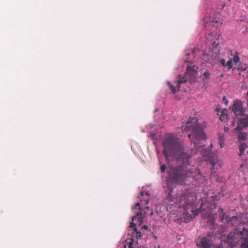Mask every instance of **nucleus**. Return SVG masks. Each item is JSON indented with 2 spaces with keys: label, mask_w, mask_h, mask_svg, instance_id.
Here are the masks:
<instances>
[{
  "label": "nucleus",
  "mask_w": 248,
  "mask_h": 248,
  "mask_svg": "<svg viewBox=\"0 0 248 248\" xmlns=\"http://www.w3.org/2000/svg\"><path fill=\"white\" fill-rule=\"evenodd\" d=\"M182 130L185 132L191 131V133L188 134V137L193 144L194 149L192 148V153L190 154L185 152L183 145L178 139L170 134L163 141V154L166 159H168L170 155L177 156V161H183V164H188L189 159L192 154L197 153L198 149L200 147L199 145L200 141L204 140L206 136L202 126L199 123L198 119L196 117H190L186 125L182 126Z\"/></svg>",
  "instance_id": "nucleus-1"
},
{
  "label": "nucleus",
  "mask_w": 248,
  "mask_h": 248,
  "mask_svg": "<svg viewBox=\"0 0 248 248\" xmlns=\"http://www.w3.org/2000/svg\"><path fill=\"white\" fill-rule=\"evenodd\" d=\"M220 195H214L206 199H202L200 201V207L199 209H194L193 202L196 200L195 193L189 190L182 191L176 198V203L179 205V208H182L185 212L184 213L186 222L191 220L199 213L206 211L203 216L205 218L208 217L207 222L213 224L215 219L212 214V210L216 208V202L219 200Z\"/></svg>",
  "instance_id": "nucleus-2"
},
{
  "label": "nucleus",
  "mask_w": 248,
  "mask_h": 248,
  "mask_svg": "<svg viewBox=\"0 0 248 248\" xmlns=\"http://www.w3.org/2000/svg\"><path fill=\"white\" fill-rule=\"evenodd\" d=\"M178 163H181L179 166L170 167L168 170V179L173 184L183 185L185 183L186 178L192 175L193 172L190 170H188L187 168H184L185 166L190 165L189 160L188 164H183V161H178Z\"/></svg>",
  "instance_id": "nucleus-3"
},
{
  "label": "nucleus",
  "mask_w": 248,
  "mask_h": 248,
  "mask_svg": "<svg viewBox=\"0 0 248 248\" xmlns=\"http://www.w3.org/2000/svg\"><path fill=\"white\" fill-rule=\"evenodd\" d=\"M243 232L235 230L233 232H231L228 235L226 242L231 248L234 246L240 239H244L241 244L240 248H248V232L246 230H243Z\"/></svg>",
  "instance_id": "nucleus-4"
},
{
  "label": "nucleus",
  "mask_w": 248,
  "mask_h": 248,
  "mask_svg": "<svg viewBox=\"0 0 248 248\" xmlns=\"http://www.w3.org/2000/svg\"><path fill=\"white\" fill-rule=\"evenodd\" d=\"M197 69L198 67L195 65H193L192 66L187 65L186 67V71L185 73V76L183 77L179 76V79L175 82L176 86H173L170 82H168V85L171 90L172 93H175L177 90H179L181 85L187 81V77L188 75L191 77H196L197 73Z\"/></svg>",
  "instance_id": "nucleus-5"
},
{
  "label": "nucleus",
  "mask_w": 248,
  "mask_h": 248,
  "mask_svg": "<svg viewBox=\"0 0 248 248\" xmlns=\"http://www.w3.org/2000/svg\"><path fill=\"white\" fill-rule=\"evenodd\" d=\"M214 47L213 49L212 54L211 55L212 59H215L218 61L221 65L224 67H227L228 69H231L232 67L233 64L231 59L229 60L227 63L225 62V60L224 59L220 58V53L219 52V49L218 48V40H211L210 42Z\"/></svg>",
  "instance_id": "nucleus-6"
},
{
  "label": "nucleus",
  "mask_w": 248,
  "mask_h": 248,
  "mask_svg": "<svg viewBox=\"0 0 248 248\" xmlns=\"http://www.w3.org/2000/svg\"><path fill=\"white\" fill-rule=\"evenodd\" d=\"M201 154L204 155L205 159L209 160L211 167V173L214 175L216 172V170L221 167L220 165L218 163V158L215 154L211 153L208 150H204V149H201Z\"/></svg>",
  "instance_id": "nucleus-7"
},
{
  "label": "nucleus",
  "mask_w": 248,
  "mask_h": 248,
  "mask_svg": "<svg viewBox=\"0 0 248 248\" xmlns=\"http://www.w3.org/2000/svg\"><path fill=\"white\" fill-rule=\"evenodd\" d=\"M153 213L152 210H150L148 206H146L143 209L141 208L139 209V211L137 213L136 215L132 217V220L133 221L138 222L139 225L140 226L143 221V219L145 217L146 215L150 214V216L153 215Z\"/></svg>",
  "instance_id": "nucleus-8"
},
{
  "label": "nucleus",
  "mask_w": 248,
  "mask_h": 248,
  "mask_svg": "<svg viewBox=\"0 0 248 248\" xmlns=\"http://www.w3.org/2000/svg\"><path fill=\"white\" fill-rule=\"evenodd\" d=\"M237 123V126L234 129V133L239 132L243 128L248 127V115L240 118Z\"/></svg>",
  "instance_id": "nucleus-9"
},
{
  "label": "nucleus",
  "mask_w": 248,
  "mask_h": 248,
  "mask_svg": "<svg viewBox=\"0 0 248 248\" xmlns=\"http://www.w3.org/2000/svg\"><path fill=\"white\" fill-rule=\"evenodd\" d=\"M232 110L236 116H242L244 110L242 108V102L240 101H235L232 107Z\"/></svg>",
  "instance_id": "nucleus-10"
},
{
  "label": "nucleus",
  "mask_w": 248,
  "mask_h": 248,
  "mask_svg": "<svg viewBox=\"0 0 248 248\" xmlns=\"http://www.w3.org/2000/svg\"><path fill=\"white\" fill-rule=\"evenodd\" d=\"M197 245L201 247V248H213L211 241L205 237L200 238Z\"/></svg>",
  "instance_id": "nucleus-11"
},
{
  "label": "nucleus",
  "mask_w": 248,
  "mask_h": 248,
  "mask_svg": "<svg viewBox=\"0 0 248 248\" xmlns=\"http://www.w3.org/2000/svg\"><path fill=\"white\" fill-rule=\"evenodd\" d=\"M210 75V73L208 70L206 69L201 72V75L200 76V77L202 78V81L204 83V85L208 83Z\"/></svg>",
  "instance_id": "nucleus-12"
},
{
  "label": "nucleus",
  "mask_w": 248,
  "mask_h": 248,
  "mask_svg": "<svg viewBox=\"0 0 248 248\" xmlns=\"http://www.w3.org/2000/svg\"><path fill=\"white\" fill-rule=\"evenodd\" d=\"M134 221L132 220V221L130 222V227L132 228L134 231L133 233L134 234H133V235H135L136 238L139 239L141 237V233L140 231H138L137 228L136 227V224L138 222H136V223H134Z\"/></svg>",
  "instance_id": "nucleus-13"
},
{
  "label": "nucleus",
  "mask_w": 248,
  "mask_h": 248,
  "mask_svg": "<svg viewBox=\"0 0 248 248\" xmlns=\"http://www.w3.org/2000/svg\"><path fill=\"white\" fill-rule=\"evenodd\" d=\"M211 22L216 24H221L220 20V15L218 13L214 14L212 17Z\"/></svg>",
  "instance_id": "nucleus-14"
},
{
  "label": "nucleus",
  "mask_w": 248,
  "mask_h": 248,
  "mask_svg": "<svg viewBox=\"0 0 248 248\" xmlns=\"http://www.w3.org/2000/svg\"><path fill=\"white\" fill-rule=\"evenodd\" d=\"M248 134L245 132H239L238 134V138L240 142L246 140L247 139Z\"/></svg>",
  "instance_id": "nucleus-15"
},
{
  "label": "nucleus",
  "mask_w": 248,
  "mask_h": 248,
  "mask_svg": "<svg viewBox=\"0 0 248 248\" xmlns=\"http://www.w3.org/2000/svg\"><path fill=\"white\" fill-rule=\"evenodd\" d=\"M218 211L221 213V214L220 215V219L221 220V221L223 222L224 220L226 219V221L227 222H229V220L227 219V215L224 213L223 209L221 208H220L218 209Z\"/></svg>",
  "instance_id": "nucleus-16"
},
{
  "label": "nucleus",
  "mask_w": 248,
  "mask_h": 248,
  "mask_svg": "<svg viewBox=\"0 0 248 248\" xmlns=\"http://www.w3.org/2000/svg\"><path fill=\"white\" fill-rule=\"evenodd\" d=\"M144 195L146 196L147 198H145L144 200H142L141 199L140 201H141V202H144L145 204H148L149 202V199L148 197L149 196V194L148 192H145L144 191H141V196H143Z\"/></svg>",
  "instance_id": "nucleus-17"
},
{
  "label": "nucleus",
  "mask_w": 248,
  "mask_h": 248,
  "mask_svg": "<svg viewBox=\"0 0 248 248\" xmlns=\"http://www.w3.org/2000/svg\"><path fill=\"white\" fill-rule=\"evenodd\" d=\"M247 147V146L245 143H241V145L239 146V156H242L243 153L244 152V151L245 149Z\"/></svg>",
  "instance_id": "nucleus-18"
},
{
  "label": "nucleus",
  "mask_w": 248,
  "mask_h": 248,
  "mask_svg": "<svg viewBox=\"0 0 248 248\" xmlns=\"http://www.w3.org/2000/svg\"><path fill=\"white\" fill-rule=\"evenodd\" d=\"M195 173H197L198 176H196L195 175L193 176L194 178L196 180H198L200 179H202L203 178L202 174L200 171V170L198 169H196L195 171Z\"/></svg>",
  "instance_id": "nucleus-19"
},
{
  "label": "nucleus",
  "mask_w": 248,
  "mask_h": 248,
  "mask_svg": "<svg viewBox=\"0 0 248 248\" xmlns=\"http://www.w3.org/2000/svg\"><path fill=\"white\" fill-rule=\"evenodd\" d=\"M220 120L221 121H225L228 119V115L225 112V110L221 111V115L220 116Z\"/></svg>",
  "instance_id": "nucleus-20"
},
{
  "label": "nucleus",
  "mask_w": 248,
  "mask_h": 248,
  "mask_svg": "<svg viewBox=\"0 0 248 248\" xmlns=\"http://www.w3.org/2000/svg\"><path fill=\"white\" fill-rule=\"evenodd\" d=\"M224 140L225 139L224 136L219 135V144L221 148H223L224 146Z\"/></svg>",
  "instance_id": "nucleus-21"
},
{
  "label": "nucleus",
  "mask_w": 248,
  "mask_h": 248,
  "mask_svg": "<svg viewBox=\"0 0 248 248\" xmlns=\"http://www.w3.org/2000/svg\"><path fill=\"white\" fill-rule=\"evenodd\" d=\"M239 60L240 59L238 56V53L237 52H235L233 57L232 60V62H233L235 64H236L239 62Z\"/></svg>",
  "instance_id": "nucleus-22"
},
{
  "label": "nucleus",
  "mask_w": 248,
  "mask_h": 248,
  "mask_svg": "<svg viewBox=\"0 0 248 248\" xmlns=\"http://www.w3.org/2000/svg\"><path fill=\"white\" fill-rule=\"evenodd\" d=\"M127 246L126 245H124V248H126ZM127 248H134L133 247V241L131 240L130 242L127 243ZM137 248H144L141 246H140L139 247H138Z\"/></svg>",
  "instance_id": "nucleus-23"
},
{
  "label": "nucleus",
  "mask_w": 248,
  "mask_h": 248,
  "mask_svg": "<svg viewBox=\"0 0 248 248\" xmlns=\"http://www.w3.org/2000/svg\"><path fill=\"white\" fill-rule=\"evenodd\" d=\"M167 169L166 165L164 164H163L160 167V171L162 173L165 172L166 170Z\"/></svg>",
  "instance_id": "nucleus-24"
},
{
  "label": "nucleus",
  "mask_w": 248,
  "mask_h": 248,
  "mask_svg": "<svg viewBox=\"0 0 248 248\" xmlns=\"http://www.w3.org/2000/svg\"><path fill=\"white\" fill-rule=\"evenodd\" d=\"M140 202H137V203L136 204V205H135V207H133L132 209H133V210L135 209L136 208V207H139V206H140Z\"/></svg>",
  "instance_id": "nucleus-25"
},
{
  "label": "nucleus",
  "mask_w": 248,
  "mask_h": 248,
  "mask_svg": "<svg viewBox=\"0 0 248 248\" xmlns=\"http://www.w3.org/2000/svg\"><path fill=\"white\" fill-rule=\"evenodd\" d=\"M213 36L212 33H210L208 34V38H211Z\"/></svg>",
  "instance_id": "nucleus-26"
},
{
  "label": "nucleus",
  "mask_w": 248,
  "mask_h": 248,
  "mask_svg": "<svg viewBox=\"0 0 248 248\" xmlns=\"http://www.w3.org/2000/svg\"><path fill=\"white\" fill-rule=\"evenodd\" d=\"M141 228L145 230H147L148 228L147 225H144L143 226L141 227Z\"/></svg>",
  "instance_id": "nucleus-27"
},
{
  "label": "nucleus",
  "mask_w": 248,
  "mask_h": 248,
  "mask_svg": "<svg viewBox=\"0 0 248 248\" xmlns=\"http://www.w3.org/2000/svg\"><path fill=\"white\" fill-rule=\"evenodd\" d=\"M224 130H225V132H227L228 131V128L225 127Z\"/></svg>",
  "instance_id": "nucleus-28"
},
{
  "label": "nucleus",
  "mask_w": 248,
  "mask_h": 248,
  "mask_svg": "<svg viewBox=\"0 0 248 248\" xmlns=\"http://www.w3.org/2000/svg\"><path fill=\"white\" fill-rule=\"evenodd\" d=\"M232 122V126H234V121L233 120Z\"/></svg>",
  "instance_id": "nucleus-29"
},
{
  "label": "nucleus",
  "mask_w": 248,
  "mask_h": 248,
  "mask_svg": "<svg viewBox=\"0 0 248 248\" xmlns=\"http://www.w3.org/2000/svg\"><path fill=\"white\" fill-rule=\"evenodd\" d=\"M211 245L213 246V248H215L214 246L212 244Z\"/></svg>",
  "instance_id": "nucleus-30"
}]
</instances>
